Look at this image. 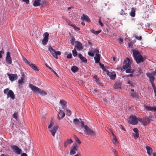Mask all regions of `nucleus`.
I'll return each instance as SVG.
<instances>
[{
  "instance_id": "obj_1",
  "label": "nucleus",
  "mask_w": 156,
  "mask_h": 156,
  "mask_svg": "<svg viewBox=\"0 0 156 156\" xmlns=\"http://www.w3.org/2000/svg\"><path fill=\"white\" fill-rule=\"evenodd\" d=\"M133 55L134 60L137 64L140 63L141 62H143L145 60L140 52L138 50H133Z\"/></svg>"
},
{
  "instance_id": "obj_2",
  "label": "nucleus",
  "mask_w": 156,
  "mask_h": 156,
  "mask_svg": "<svg viewBox=\"0 0 156 156\" xmlns=\"http://www.w3.org/2000/svg\"><path fill=\"white\" fill-rule=\"evenodd\" d=\"M29 86L31 90L37 94H39L42 95H45L47 94V93L44 91L36 87L32 84H29Z\"/></svg>"
},
{
  "instance_id": "obj_3",
  "label": "nucleus",
  "mask_w": 156,
  "mask_h": 156,
  "mask_svg": "<svg viewBox=\"0 0 156 156\" xmlns=\"http://www.w3.org/2000/svg\"><path fill=\"white\" fill-rule=\"evenodd\" d=\"M4 93L5 94H7L8 98L10 97L12 99L14 100L15 98V95L13 92L11 90H9L8 88H7L4 90Z\"/></svg>"
},
{
  "instance_id": "obj_4",
  "label": "nucleus",
  "mask_w": 156,
  "mask_h": 156,
  "mask_svg": "<svg viewBox=\"0 0 156 156\" xmlns=\"http://www.w3.org/2000/svg\"><path fill=\"white\" fill-rule=\"evenodd\" d=\"M84 131L85 133L91 136H94L96 135V133L93 130L88 127L87 126H84Z\"/></svg>"
},
{
  "instance_id": "obj_5",
  "label": "nucleus",
  "mask_w": 156,
  "mask_h": 156,
  "mask_svg": "<svg viewBox=\"0 0 156 156\" xmlns=\"http://www.w3.org/2000/svg\"><path fill=\"white\" fill-rule=\"evenodd\" d=\"M48 51L50 52L53 56L56 59L58 58V55H60L61 53L60 51H55L54 49L50 46L48 48Z\"/></svg>"
},
{
  "instance_id": "obj_6",
  "label": "nucleus",
  "mask_w": 156,
  "mask_h": 156,
  "mask_svg": "<svg viewBox=\"0 0 156 156\" xmlns=\"http://www.w3.org/2000/svg\"><path fill=\"white\" fill-rule=\"evenodd\" d=\"M129 121L130 123L133 125H136L138 123L137 118L135 115L130 116Z\"/></svg>"
},
{
  "instance_id": "obj_7",
  "label": "nucleus",
  "mask_w": 156,
  "mask_h": 156,
  "mask_svg": "<svg viewBox=\"0 0 156 156\" xmlns=\"http://www.w3.org/2000/svg\"><path fill=\"white\" fill-rule=\"evenodd\" d=\"M130 67L129 59L128 58H126V59L124 61L122 68L124 70H125L126 69L130 68Z\"/></svg>"
},
{
  "instance_id": "obj_8",
  "label": "nucleus",
  "mask_w": 156,
  "mask_h": 156,
  "mask_svg": "<svg viewBox=\"0 0 156 156\" xmlns=\"http://www.w3.org/2000/svg\"><path fill=\"white\" fill-rule=\"evenodd\" d=\"M49 36V34L48 32H46L43 34L44 38L42 41V43L43 45H45L47 44L48 41Z\"/></svg>"
},
{
  "instance_id": "obj_9",
  "label": "nucleus",
  "mask_w": 156,
  "mask_h": 156,
  "mask_svg": "<svg viewBox=\"0 0 156 156\" xmlns=\"http://www.w3.org/2000/svg\"><path fill=\"white\" fill-rule=\"evenodd\" d=\"M11 148L15 152L16 154H20L22 153L21 149H20L16 145H13L12 146Z\"/></svg>"
},
{
  "instance_id": "obj_10",
  "label": "nucleus",
  "mask_w": 156,
  "mask_h": 156,
  "mask_svg": "<svg viewBox=\"0 0 156 156\" xmlns=\"http://www.w3.org/2000/svg\"><path fill=\"white\" fill-rule=\"evenodd\" d=\"M7 75L9 77L10 80L11 81L16 80L18 78V76L16 74L8 73Z\"/></svg>"
},
{
  "instance_id": "obj_11",
  "label": "nucleus",
  "mask_w": 156,
  "mask_h": 156,
  "mask_svg": "<svg viewBox=\"0 0 156 156\" xmlns=\"http://www.w3.org/2000/svg\"><path fill=\"white\" fill-rule=\"evenodd\" d=\"M46 2L45 1H41V0H35L34 3V5L35 6H37L40 5L46 4Z\"/></svg>"
},
{
  "instance_id": "obj_12",
  "label": "nucleus",
  "mask_w": 156,
  "mask_h": 156,
  "mask_svg": "<svg viewBox=\"0 0 156 156\" xmlns=\"http://www.w3.org/2000/svg\"><path fill=\"white\" fill-rule=\"evenodd\" d=\"M6 62L11 64L12 63V58L10 56V54L9 52L8 51L7 52L6 58H5Z\"/></svg>"
},
{
  "instance_id": "obj_13",
  "label": "nucleus",
  "mask_w": 156,
  "mask_h": 156,
  "mask_svg": "<svg viewBox=\"0 0 156 156\" xmlns=\"http://www.w3.org/2000/svg\"><path fill=\"white\" fill-rule=\"evenodd\" d=\"M76 145V144H74L73 147L70 148L69 154L73 155L76 153V151H77Z\"/></svg>"
},
{
  "instance_id": "obj_14",
  "label": "nucleus",
  "mask_w": 156,
  "mask_h": 156,
  "mask_svg": "<svg viewBox=\"0 0 156 156\" xmlns=\"http://www.w3.org/2000/svg\"><path fill=\"white\" fill-rule=\"evenodd\" d=\"M107 74L112 80H114L116 77V74L114 72H109L108 70L107 71Z\"/></svg>"
},
{
  "instance_id": "obj_15",
  "label": "nucleus",
  "mask_w": 156,
  "mask_h": 156,
  "mask_svg": "<svg viewBox=\"0 0 156 156\" xmlns=\"http://www.w3.org/2000/svg\"><path fill=\"white\" fill-rule=\"evenodd\" d=\"M58 129L57 126H54L51 129H49V131L51 133L52 135L54 136L56 133Z\"/></svg>"
},
{
  "instance_id": "obj_16",
  "label": "nucleus",
  "mask_w": 156,
  "mask_h": 156,
  "mask_svg": "<svg viewBox=\"0 0 156 156\" xmlns=\"http://www.w3.org/2000/svg\"><path fill=\"white\" fill-rule=\"evenodd\" d=\"M81 19L83 21H85L88 22H90V20L89 17L86 15L83 14L81 17Z\"/></svg>"
},
{
  "instance_id": "obj_17",
  "label": "nucleus",
  "mask_w": 156,
  "mask_h": 156,
  "mask_svg": "<svg viewBox=\"0 0 156 156\" xmlns=\"http://www.w3.org/2000/svg\"><path fill=\"white\" fill-rule=\"evenodd\" d=\"M65 115V113L64 112L61 110H59L58 115V118L59 119H62Z\"/></svg>"
},
{
  "instance_id": "obj_18",
  "label": "nucleus",
  "mask_w": 156,
  "mask_h": 156,
  "mask_svg": "<svg viewBox=\"0 0 156 156\" xmlns=\"http://www.w3.org/2000/svg\"><path fill=\"white\" fill-rule=\"evenodd\" d=\"M75 47L77 49L79 50H81L83 48L82 44L79 42L76 41Z\"/></svg>"
},
{
  "instance_id": "obj_19",
  "label": "nucleus",
  "mask_w": 156,
  "mask_h": 156,
  "mask_svg": "<svg viewBox=\"0 0 156 156\" xmlns=\"http://www.w3.org/2000/svg\"><path fill=\"white\" fill-rule=\"evenodd\" d=\"M137 121H139L140 122H142L143 123H146L147 122V121H149V119L148 118H144L143 119L140 118H137Z\"/></svg>"
},
{
  "instance_id": "obj_20",
  "label": "nucleus",
  "mask_w": 156,
  "mask_h": 156,
  "mask_svg": "<svg viewBox=\"0 0 156 156\" xmlns=\"http://www.w3.org/2000/svg\"><path fill=\"white\" fill-rule=\"evenodd\" d=\"M59 102L62 107V108L65 109L66 106V102L63 100H60Z\"/></svg>"
},
{
  "instance_id": "obj_21",
  "label": "nucleus",
  "mask_w": 156,
  "mask_h": 156,
  "mask_svg": "<svg viewBox=\"0 0 156 156\" xmlns=\"http://www.w3.org/2000/svg\"><path fill=\"white\" fill-rule=\"evenodd\" d=\"M95 63H98L99 62L100 59V55L98 53H96V56L94 57Z\"/></svg>"
},
{
  "instance_id": "obj_22",
  "label": "nucleus",
  "mask_w": 156,
  "mask_h": 156,
  "mask_svg": "<svg viewBox=\"0 0 156 156\" xmlns=\"http://www.w3.org/2000/svg\"><path fill=\"white\" fill-rule=\"evenodd\" d=\"M78 57L81 60L82 62H83L85 63L87 62V59L84 57L81 54H79L78 55Z\"/></svg>"
},
{
  "instance_id": "obj_23",
  "label": "nucleus",
  "mask_w": 156,
  "mask_h": 156,
  "mask_svg": "<svg viewBox=\"0 0 156 156\" xmlns=\"http://www.w3.org/2000/svg\"><path fill=\"white\" fill-rule=\"evenodd\" d=\"M25 79V76L24 74H23L21 77L20 80H18V82L20 84H22L24 82Z\"/></svg>"
},
{
  "instance_id": "obj_24",
  "label": "nucleus",
  "mask_w": 156,
  "mask_h": 156,
  "mask_svg": "<svg viewBox=\"0 0 156 156\" xmlns=\"http://www.w3.org/2000/svg\"><path fill=\"white\" fill-rule=\"evenodd\" d=\"M73 143V141L72 139H67L66 141L64 142V146L66 147L69 144H70Z\"/></svg>"
},
{
  "instance_id": "obj_25",
  "label": "nucleus",
  "mask_w": 156,
  "mask_h": 156,
  "mask_svg": "<svg viewBox=\"0 0 156 156\" xmlns=\"http://www.w3.org/2000/svg\"><path fill=\"white\" fill-rule=\"evenodd\" d=\"M29 65L31 68L35 71L39 70L35 64L31 63Z\"/></svg>"
},
{
  "instance_id": "obj_26",
  "label": "nucleus",
  "mask_w": 156,
  "mask_h": 156,
  "mask_svg": "<svg viewBox=\"0 0 156 156\" xmlns=\"http://www.w3.org/2000/svg\"><path fill=\"white\" fill-rule=\"evenodd\" d=\"M121 84L118 82H116L114 85V87L115 89H119L121 88Z\"/></svg>"
},
{
  "instance_id": "obj_27",
  "label": "nucleus",
  "mask_w": 156,
  "mask_h": 156,
  "mask_svg": "<svg viewBox=\"0 0 156 156\" xmlns=\"http://www.w3.org/2000/svg\"><path fill=\"white\" fill-rule=\"evenodd\" d=\"M146 149L147 150L148 154L149 155H151L152 151V148L149 146H147L146 147Z\"/></svg>"
},
{
  "instance_id": "obj_28",
  "label": "nucleus",
  "mask_w": 156,
  "mask_h": 156,
  "mask_svg": "<svg viewBox=\"0 0 156 156\" xmlns=\"http://www.w3.org/2000/svg\"><path fill=\"white\" fill-rule=\"evenodd\" d=\"M126 83L130 85L131 87H134V83L129 79L127 80L126 81Z\"/></svg>"
},
{
  "instance_id": "obj_29",
  "label": "nucleus",
  "mask_w": 156,
  "mask_h": 156,
  "mask_svg": "<svg viewBox=\"0 0 156 156\" xmlns=\"http://www.w3.org/2000/svg\"><path fill=\"white\" fill-rule=\"evenodd\" d=\"M78 69V68L76 66H74L72 67L71 70L74 73L77 72Z\"/></svg>"
},
{
  "instance_id": "obj_30",
  "label": "nucleus",
  "mask_w": 156,
  "mask_h": 156,
  "mask_svg": "<svg viewBox=\"0 0 156 156\" xmlns=\"http://www.w3.org/2000/svg\"><path fill=\"white\" fill-rule=\"evenodd\" d=\"M98 63H99V64L100 66L101 67V68L104 71H107V69H105V66H104V64H101V63H100V62H99Z\"/></svg>"
},
{
  "instance_id": "obj_31",
  "label": "nucleus",
  "mask_w": 156,
  "mask_h": 156,
  "mask_svg": "<svg viewBox=\"0 0 156 156\" xmlns=\"http://www.w3.org/2000/svg\"><path fill=\"white\" fill-rule=\"evenodd\" d=\"M66 22L69 25L73 27V25H74V24H73L72 22L68 19H66Z\"/></svg>"
},
{
  "instance_id": "obj_32",
  "label": "nucleus",
  "mask_w": 156,
  "mask_h": 156,
  "mask_svg": "<svg viewBox=\"0 0 156 156\" xmlns=\"http://www.w3.org/2000/svg\"><path fill=\"white\" fill-rule=\"evenodd\" d=\"M74 138L75 139V140L79 144H80L81 143V142L80 140L75 135L74 136Z\"/></svg>"
},
{
  "instance_id": "obj_33",
  "label": "nucleus",
  "mask_w": 156,
  "mask_h": 156,
  "mask_svg": "<svg viewBox=\"0 0 156 156\" xmlns=\"http://www.w3.org/2000/svg\"><path fill=\"white\" fill-rule=\"evenodd\" d=\"M133 136L135 139H136L139 137V133H136L133 134Z\"/></svg>"
},
{
  "instance_id": "obj_34",
  "label": "nucleus",
  "mask_w": 156,
  "mask_h": 156,
  "mask_svg": "<svg viewBox=\"0 0 156 156\" xmlns=\"http://www.w3.org/2000/svg\"><path fill=\"white\" fill-rule=\"evenodd\" d=\"M101 30H99L97 31H95L94 30H92V32L94 34H96V35H98V34H99L101 32Z\"/></svg>"
},
{
  "instance_id": "obj_35",
  "label": "nucleus",
  "mask_w": 156,
  "mask_h": 156,
  "mask_svg": "<svg viewBox=\"0 0 156 156\" xmlns=\"http://www.w3.org/2000/svg\"><path fill=\"white\" fill-rule=\"evenodd\" d=\"M149 78H150V81L151 83H152V82H153L154 81V76H153L152 75H151V76H150Z\"/></svg>"
},
{
  "instance_id": "obj_36",
  "label": "nucleus",
  "mask_w": 156,
  "mask_h": 156,
  "mask_svg": "<svg viewBox=\"0 0 156 156\" xmlns=\"http://www.w3.org/2000/svg\"><path fill=\"white\" fill-rule=\"evenodd\" d=\"M135 10H131L130 13V16L132 17H134L135 16Z\"/></svg>"
},
{
  "instance_id": "obj_37",
  "label": "nucleus",
  "mask_w": 156,
  "mask_h": 156,
  "mask_svg": "<svg viewBox=\"0 0 156 156\" xmlns=\"http://www.w3.org/2000/svg\"><path fill=\"white\" fill-rule=\"evenodd\" d=\"M73 55L75 57L77 55V53L75 49H74L72 51Z\"/></svg>"
},
{
  "instance_id": "obj_38",
  "label": "nucleus",
  "mask_w": 156,
  "mask_h": 156,
  "mask_svg": "<svg viewBox=\"0 0 156 156\" xmlns=\"http://www.w3.org/2000/svg\"><path fill=\"white\" fill-rule=\"evenodd\" d=\"M75 41V39L74 37H72L71 40V43L73 45H74V42Z\"/></svg>"
},
{
  "instance_id": "obj_39",
  "label": "nucleus",
  "mask_w": 156,
  "mask_h": 156,
  "mask_svg": "<svg viewBox=\"0 0 156 156\" xmlns=\"http://www.w3.org/2000/svg\"><path fill=\"white\" fill-rule=\"evenodd\" d=\"M23 60L24 62L27 64H29V65L31 63L26 58H23Z\"/></svg>"
},
{
  "instance_id": "obj_40",
  "label": "nucleus",
  "mask_w": 156,
  "mask_h": 156,
  "mask_svg": "<svg viewBox=\"0 0 156 156\" xmlns=\"http://www.w3.org/2000/svg\"><path fill=\"white\" fill-rule=\"evenodd\" d=\"M146 108L149 110H154V107H152L151 106H147L146 107Z\"/></svg>"
},
{
  "instance_id": "obj_41",
  "label": "nucleus",
  "mask_w": 156,
  "mask_h": 156,
  "mask_svg": "<svg viewBox=\"0 0 156 156\" xmlns=\"http://www.w3.org/2000/svg\"><path fill=\"white\" fill-rule=\"evenodd\" d=\"M113 142L114 144H116V143L117 139L115 136L114 135L113 136Z\"/></svg>"
},
{
  "instance_id": "obj_42",
  "label": "nucleus",
  "mask_w": 156,
  "mask_h": 156,
  "mask_svg": "<svg viewBox=\"0 0 156 156\" xmlns=\"http://www.w3.org/2000/svg\"><path fill=\"white\" fill-rule=\"evenodd\" d=\"M12 117L14 118L17 119L18 117V114L17 113H14L12 115Z\"/></svg>"
},
{
  "instance_id": "obj_43",
  "label": "nucleus",
  "mask_w": 156,
  "mask_h": 156,
  "mask_svg": "<svg viewBox=\"0 0 156 156\" xmlns=\"http://www.w3.org/2000/svg\"><path fill=\"white\" fill-rule=\"evenodd\" d=\"M135 37L136 39H137L138 40H140L142 39V37L141 36H138L137 35H135Z\"/></svg>"
},
{
  "instance_id": "obj_44",
  "label": "nucleus",
  "mask_w": 156,
  "mask_h": 156,
  "mask_svg": "<svg viewBox=\"0 0 156 156\" xmlns=\"http://www.w3.org/2000/svg\"><path fill=\"white\" fill-rule=\"evenodd\" d=\"M66 111L68 114V115L70 116L71 114V111L69 109L67 108L66 109Z\"/></svg>"
},
{
  "instance_id": "obj_45",
  "label": "nucleus",
  "mask_w": 156,
  "mask_h": 156,
  "mask_svg": "<svg viewBox=\"0 0 156 156\" xmlns=\"http://www.w3.org/2000/svg\"><path fill=\"white\" fill-rule=\"evenodd\" d=\"M53 124H54L53 122H51L50 124L48 126V129L51 128L52 127L53 125Z\"/></svg>"
},
{
  "instance_id": "obj_46",
  "label": "nucleus",
  "mask_w": 156,
  "mask_h": 156,
  "mask_svg": "<svg viewBox=\"0 0 156 156\" xmlns=\"http://www.w3.org/2000/svg\"><path fill=\"white\" fill-rule=\"evenodd\" d=\"M88 54L91 56H94V54L93 52H89L88 53Z\"/></svg>"
},
{
  "instance_id": "obj_47",
  "label": "nucleus",
  "mask_w": 156,
  "mask_h": 156,
  "mask_svg": "<svg viewBox=\"0 0 156 156\" xmlns=\"http://www.w3.org/2000/svg\"><path fill=\"white\" fill-rule=\"evenodd\" d=\"M126 73H131V69L130 68H129L127 69H126Z\"/></svg>"
},
{
  "instance_id": "obj_48",
  "label": "nucleus",
  "mask_w": 156,
  "mask_h": 156,
  "mask_svg": "<svg viewBox=\"0 0 156 156\" xmlns=\"http://www.w3.org/2000/svg\"><path fill=\"white\" fill-rule=\"evenodd\" d=\"M73 122L75 123H76L79 122V121L78 119H73Z\"/></svg>"
},
{
  "instance_id": "obj_49",
  "label": "nucleus",
  "mask_w": 156,
  "mask_h": 156,
  "mask_svg": "<svg viewBox=\"0 0 156 156\" xmlns=\"http://www.w3.org/2000/svg\"><path fill=\"white\" fill-rule=\"evenodd\" d=\"M133 131L135 133H138V132L139 131L138 129L136 128H134L133 129Z\"/></svg>"
},
{
  "instance_id": "obj_50",
  "label": "nucleus",
  "mask_w": 156,
  "mask_h": 156,
  "mask_svg": "<svg viewBox=\"0 0 156 156\" xmlns=\"http://www.w3.org/2000/svg\"><path fill=\"white\" fill-rule=\"evenodd\" d=\"M73 27L76 30H80V29L78 27H76V26L74 24L73 25Z\"/></svg>"
},
{
  "instance_id": "obj_51",
  "label": "nucleus",
  "mask_w": 156,
  "mask_h": 156,
  "mask_svg": "<svg viewBox=\"0 0 156 156\" xmlns=\"http://www.w3.org/2000/svg\"><path fill=\"white\" fill-rule=\"evenodd\" d=\"M72 55L71 53H70V54H68L67 56V58H69V59L71 58H72Z\"/></svg>"
},
{
  "instance_id": "obj_52",
  "label": "nucleus",
  "mask_w": 156,
  "mask_h": 156,
  "mask_svg": "<svg viewBox=\"0 0 156 156\" xmlns=\"http://www.w3.org/2000/svg\"><path fill=\"white\" fill-rule=\"evenodd\" d=\"M120 14L122 15H124L126 14V13L124 12V10H122L120 12Z\"/></svg>"
},
{
  "instance_id": "obj_53",
  "label": "nucleus",
  "mask_w": 156,
  "mask_h": 156,
  "mask_svg": "<svg viewBox=\"0 0 156 156\" xmlns=\"http://www.w3.org/2000/svg\"><path fill=\"white\" fill-rule=\"evenodd\" d=\"M81 127L82 128L84 127V126L85 125H84V123L83 122L81 121Z\"/></svg>"
},
{
  "instance_id": "obj_54",
  "label": "nucleus",
  "mask_w": 156,
  "mask_h": 156,
  "mask_svg": "<svg viewBox=\"0 0 156 156\" xmlns=\"http://www.w3.org/2000/svg\"><path fill=\"white\" fill-rule=\"evenodd\" d=\"M113 151L114 153V154L115 155H117L118 152L116 151L115 149L113 148Z\"/></svg>"
},
{
  "instance_id": "obj_55",
  "label": "nucleus",
  "mask_w": 156,
  "mask_h": 156,
  "mask_svg": "<svg viewBox=\"0 0 156 156\" xmlns=\"http://www.w3.org/2000/svg\"><path fill=\"white\" fill-rule=\"evenodd\" d=\"M99 24L100 25L101 27H102L103 26V24L102 23V22L101 21L100 19V18L99 20Z\"/></svg>"
},
{
  "instance_id": "obj_56",
  "label": "nucleus",
  "mask_w": 156,
  "mask_h": 156,
  "mask_svg": "<svg viewBox=\"0 0 156 156\" xmlns=\"http://www.w3.org/2000/svg\"><path fill=\"white\" fill-rule=\"evenodd\" d=\"M23 2H25L26 4H28L29 3V0H22Z\"/></svg>"
},
{
  "instance_id": "obj_57",
  "label": "nucleus",
  "mask_w": 156,
  "mask_h": 156,
  "mask_svg": "<svg viewBox=\"0 0 156 156\" xmlns=\"http://www.w3.org/2000/svg\"><path fill=\"white\" fill-rule=\"evenodd\" d=\"M93 52L94 53H99V51L98 49H95L94 51H93Z\"/></svg>"
},
{
  "instance_id": "obj_58",
  "label": "nucleus",
  "mask_w": 156,
  "mask_h": 156,
  "mask_svg": "<svg viewBox=\"0 0 156 156\" xmlns=\"http://www.w3.org/2000/svg\"><path fill=\"white\" fill-rule=\"evenodd\" d=\"M131 96H132L133 97L135 98L136 96V94L133 93L131 94Z\"/></svg>"
},
{
  "instance_id": "obj_59",
  "label": "nucleus",
  "mask_w": 156,
  "mask_h": 156,
  "mask_svg": "<svg viewBox=\"0 0 156 156\" xmlns=\"http://www.w3.org/2000/svg\"><path fill=\"white\" fill-rule=\"evenodd\" d=\"M94 77L95 79L97 81L99 80V79L98 77H97V76L96 75H95L94 76Z\"/></svg>"
},
{
  "instance_id": "obj_60",
  "label": "nucleus",
  "mask_w": 156,
  "mask_h": 156,
  "mask_svg": "<svg viewBox=\"0 0 156 156\" xmlns=\"http://www.w3.org/2000/svg\"><path fill=\"white\" fill-rule=\"evenodd\" d=\"M120 128L121 129H123L124 130L126 131V129L122 125H120Z\"/></svg>"
},
{
  "instance_id": "obj_61",
  "label": "nucleus",
  "mask_w": 156,
  "mask_h": 156,
  "mask_svg": "<svg viewBox=\"0 0 156 156\" xmlns=\"http://www.w3.org/2000/svg\"><path fill=\"white\" fill-rule=\"evenodd\" d=\"M122 42H123V40H122V39L121 38L119 39V43H122Z\"/></svg>"
},
{
  "instance_id": "obj_62",
  "label": "nucleus",
  "mask_w": 156,
  "mask_h": 156,
  "mask_svg": "<svg viewBox=\"0 0 156 156\" xmlns=\"http://www.w3.org/2000/svg\"><path fill=\"white\" fill-rule=\"evenodd\" d=\"M52 72L56 76H57L58 77V75L54 70H52Z\"/></svg>"
},
{
  "instance_id": "obj_63",
  "label": "nucleus",
  "mask_w": 156,
  "mask_h": 156,
  "mask_svg": "<svg viewBox=\"0 0 156 156\" xmlns=\"http://www.w3.org/2000/svg\"><path fill=\"white\" fill-rule=\"evenodd\" d=\"M152 87H153V88L154 92H156V87L154 85V86H153Z\"/></svg>"
},
{
  "instance_id": "obj_64",
  "label": "nucleus",
  "mask_w": 156,
  "mask_h": 156,
  "mask_svg": "<svg viewBox=\"0 0 156 156\" xmlns=\"http://www.w3.org/2000/svg\"><path fill=\"white\" fill-rule=\"evenodd\" d=\"M21 156H27V155L26 154L23 153L21 155Z\"/></svg>"
}]
</instances>
